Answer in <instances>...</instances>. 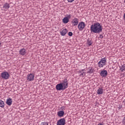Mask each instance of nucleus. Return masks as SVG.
I'll list each match as a JSON object with an SVG mask.
<instances>
[{"label":"nucleus","mask_w":125,"mask_h":125,"mask_svg":"<svg viewBox=\"0 0 125 125\" xmlns=\"http://www.w3.org/2000/svg\"><path fill=\"white\" fill-rule=\"evenodd\" d=\"M103 30V27L100 24V23L95 22L91 25L90 31L93 34H99L102 32Z\"/></svg>","instance_id":"f257e3e1"},{"label":"nucleus","mask_w":125,"mask_h":125,"mask_svg":"<svg viewBox=\"0 0 125 125\" xmlns=\"http://www.w3.org/2000/svg\"><path fill=\"white\" fill-rule=\"evenodd\" d=\"M106 60L105 58H104L101 60V61L98 63V66L100 68H102L104 67L106 64Z\"/></svg>","instance_id":"f03ea898"},{"label":"nucleus","mask_w":125,"mask_h":125,"mask_svg":"<svg viewBox=\"0 0 125 125\" xmlns=\"http://www.w3.org/2000/svg\"><path fill=\"white\" fill-rule=\"evenodd\" d=\"M9 77H10V75L8 74V72L6 71L2 72L1 73V77L2 79L7 80L8 79H9Z\"/></svg>","instance_id":"7ed1b4c3"},{"label":"nucleus","mask_w":125,"mask_h":125,"mask_svg":"<svg viewBox=\"0 0 125 125\" xmlns=\"http://www.w3.org/2000/svg\"><path fill=\"white\" fill-rule=\"evenodd\" d=\"M35 80V75L33 73H30L27 75V81L32 82Z\"/></svg>","instance_id":"20e7f679"},{"label":"nucleus","mask_w":125,"mask_h":125,"mask_svg":"<svg viewBox=\"0 0 125 125\" xmlns=\"http://www.w3.org/2000/svg\"><path fill=\"white\" fill-rule=\"evenodd\" d=\"M66 125V120L65 118H62L59 120L57 122V125Z\"/></svg>","instance_id":"39448f33"},{"label":"nucleus","mask_w":125,"mask_h":125,"mask_svg":"<svg viewBox=\"0 0 125 125\" xmlns=\"http://www.w3.org/2000/svg\"><path fill=\"white\" fill-rule=\"evenodd\" d=\"M84 27H85V23L83 21L79 22L78 25L79 30H83V29H84Z\"/></svg>","instance_id":"423d86ee"},{"label":"nucleus","mask_w":125,"mask_h":125,"mask_svg":"<svg viewBox=\"0 0 125 125\" xmlns=\"http://www.w3.org/2000/svg\"><path fill=\"white\" fill-rule=\"evenodd\" d=\"M100 74L102 78H106L108 75V72L106 70H103L101 71Z\"/></svg>","instance_id":"0eeeda50"},{"label":"nucleus","mask_w":125,"mask_h":125,"mask_svg":"<svg viewBox=\"0 0 125 125\" xmlns=\"http://www.w3.org/2000/svg\"><path fill=\"white\" fill-rule=\"evenodd\" d=\"M56 89L58 91L64 90L63 85H62L61 83H59L56 85Z\"/></svg>","instance_id":"6e6552de"},{"label":"nucleus","mask_w":125,"mask_h":125,"mask_svg":"<svg viewBox=\"0 0 125 125\" xmlns=\"http://www.w3.org/2000/svg\"><path fill=\"white\" fill-rule=\"evenodd\" d=\"M71 23H72L73 26H77L78 24H79V19L77 18H74L71 21Z\"/></svg>","instance_id":"1a4fd4ad"},{"label":"nucleus","mask_w":125,"mask_h":125,"mask_svg":"<svg viewBox=\"0 0 125 125\" xmlns=\"http://www.w3.org/2000/svg\"><path fill=\"white\" fill-rule=\"evenodd\" d=\"M57 115L60 118H62V117H63L64 115H65V112L63 110H60L58 112Z\"/></svg>","instance_id":"9d476101"},{"label":"nucleus","mask_w":125,"mask_h":125,"mask_svg":"<svg viewBox=\"0 0 125 125\" xmlns=\"http://www.w3.org/2000/svg\"><path fill=\"white\" fill-rule=\"evenodd\" d=\"M19 54L20 55H22V56H24L26 54V49L25 48H21L19 51Z\"/></svg>","instance_id":"9b49d317"},{"label":"nucleus","mask_w":125,"mask_h":125,"mask_svg":"<svg viewBox=\"0 0 125 125\" xmlns=\"http://www.w3.org/2000/svg\"><path fill=\"white\" fill-rule=\"evenodd\" d=\"M6 104L8 106H11L12 104V99L9 98L6 100Z\"/></svg>","instance_id":"f8f14e48"},{"label":"nucleus","mask_w":125,"mask_h":125,"mask_svg":"<svg viewBox=\"0 0 125 125\" xmlns=\"http://www.w3.org/2000/svg\"><path fill=\"white\" fill-rule=\"evenodd\" d=\"M68 33V30L67 29H64L62 31L60 32L61 36H64Z\"/></svg>","instance_id":"ddd939ff"},{"label":"nucleus","mask_w":125,"mask_h":125,"mask_svg":"<svg viewBox=\"0 0 125 125\" xmlns=\"http://www.w3.org/2000/svg\"><path fill=\"white\" fill-rule=\"evenodd\" d=\"M62 22H63V24H67V23L69 22V19L66 17L63 18L62 19Z\"/></svg>","instance_id":"4468645a"},{"label":"nucleus","mask_w":125,"mask_h":125,"mask_svg":"<svg viewBox=\"0 0 125 125\" xmlns=\"http://www.w3.org/2000/svg\"><path fill=\"white\" fill-rule=\"evenodd\" d=\"M9 7H10V6L7 2L5 3L3 6V8H5V9H8Z\"/></svg>","instance_id":"2eb2a0df"},{"label":"nucleus","mask_w":125,"mask_h":125,"mask_svg":"<svg viewBox=\"0 0 125 125\" xmlns=\"http://www.w3.org/2000/svg\"><path fill=\"white\" fill-rule=\"evenodd\" d=\"M104 90L101 88H99L97 92V94H103Z\"/></svg>","instance_id":"dca6fc26"},{"label":"nucleus","mask_w":125,"mask_h":125,"mask_svg":"<svg viewBox=\"0 0 125 125\" xmlns=\"http://www.w3.org/2000/svg\"><path fill=\"white\" fill-rule=\"evenodd\" d=\"M86 43L88 44V46H90L92 43H93V42H92V40H89V39H88L87 40Z\"/></svg>","instance_id":"f3484780"},{"label":"nucleus","mask_w":125,"mask_h":125,"mask_svg":"<svg viewBox=\"0 0 125 125\" xmlns=\"http://www.w3.org/2000/svg\"><path fill=\"white\" fill-rule=\"evenodd\" d=\"M61 83L64 84H69V83H68V80L66 78L64 79L62 81V83Z\"/></svg>","instance_id":"a211bd4d"},{"label":"nucleus","mask_w":125,"mask_h":125,"mask_svg":"<svg viewBox=\"0 0 125 125\" xmlns=\"http://www.w3.org/2000/svg\"><path fill=\"white\" fill-rule=\"evenodd\" d=\"M5 104L4 102L2 101L1 100H0V107L1 108H4Z\"/></svg>","instance_id":"6ab92c4d"},{"label":"nucleus","mask_w":125,"mask_h":125,"mask_svg":"<svg viewBox=\"0 0 125 125\" xmlns=\"http://www.w3.org/2000/svg\"><path fill=\"white\" fill-rule=\"evenodd\" d=\"M94 71V69H93L92 67H89V71H88L87 73V74H92Z\"/></svg>","instance_id":"aec40b11"},{"label":"nucleus","mask_w":125,"mask_h":125,"mask_svg":"<svg viewBox=\"0 0 125 125\" xmlns=\"http://www.w3.org/2000/svg\"><path fill=\"white\" fill-rule=\"evenodd\" d=\"M62 88H63V90H65L66 88H68V84L62 83Z\"/></svg>","instance_id":"412c9836"},{"label":"nucleus","mask_w":125,"mask_h":125,"mask_svg":"<svg viewBox=\"0 0 125 125\" xmlns=\"http://www.w3.org/2000/svg\"><path fill=\"white\" fill-rule=\"evenodd\" d=\"M120 70L122 72H124V71H125V64L122 65V67L120 68Z\"/></svg>","instance_id":"4be33fe9"},{"label":"nucleus","mask_w":125,"mask_h":125,"mask_svg":"<svg viewBox=\"0 0 125 125\" xmlns=\"http://www.w3.org/2000/svg\"><path fill=\"white\" fill-rule=\"evenodd\" d=\"M86 74V72H84V71H82V73L80 74V77H83L84 76H85Z\"/></svg>","instance_id":"5701e85b"},{"label":"nucleus","mask_w":125,"mask_h":125,"mask_svg":"<svg viewBox=\"0 0 125 125\" xmlns=\"http://www.w3.org/2000/svg\"><path fill=\"white\" fill-rule=\"evenodd\" d=\"M68 35L69 37H72L73 36V32H69Z\"/></svg>","instance_id":"b1692460"},{"label":"nucleus","mask_w":125,"mask_h":125,"mask_svg":"<svg viewBox=\"0 0 125 125\" xmlns=\"http://www.w3.org/2000/svg\"><path fill=\"white\" fill-rule=\"evenodd\" d=\"M122 123H123L124 125H125V115L123 119Z\"/></svg>","instance_id":"393cba45"},{"label":"nucleus","mask_w":125,"mask_h":125,"mask_svg":"<svg viewBox=\"0 0 125 125\" xmlns=\"http://www.w3.org/2000/svg\"><path fill=\"white\" fill-rule=\"evenodd\" d=\"M83 71H85V69H82L81 70H79V71H78V73L81 74V73H83Z\"/></svg>","instance_id":"a878e982"},{"label":"nucleus","mask_w":125,"mask_h":125,"mask_svg":"<svg viewBox=\"0 0 125 125\" xmlns=\"http://www.w3.org/2000/svg\"><path fill=\"white\" fill-rule=\"evenodd\" d=\"M42 124L43 125H48V122H42Z\"/></svg>","instance_id":"bb28decb"},{"label":"nucleus","mask_w":125,"mask_h":125,"mask_svg":"<svg viewBox=\"0 0 125 125\" xmlns=\"http://www.w3.org/2000/svg\"><path fill=\"white\" fill-rule=\"evenodd\" d=\"M66 16L68 19H71V15H66Z\"/></svg>","instance_id":"cd10ccee"},{"label":"nucleus","mask_w":125,"mask_h":125,"mask_svg":"<svg viewBox=\"0 0 125 125\" xmlns=\"http://www.w3.org/2000/svg\"><path fill=\"white\" fill-rule=\"evenodd\" d=\"M104 37H103V35H102V34H100V36L99 37V39L100 38V39H103Z\"/></svg>","instance_id":"c85d7f7f"},{"label":"nucleus","mask_w":125,"mask_h":125,"mask_svg":"<svg viewBox=\"0 0 125 125\" xmlns=\"http://www.w3.org/2000/svg\"><path fill=\"white\" fill-rule=\"evenodd\" d=\"M122 108H123V105H119V106L118 107V109L119 110H121V109H122Z\"/></svg>","instance_id":"c756f323"},{"label":"nucleus","mask_w":125,"mask_h":125,"mask_svg":"<svg viewBox=\"0 0 125 125\" xmlns=\"http://www.w3.org/2000/svg\"><path fill=\"white\" fill-rule=\"evenodd\" d=\"M75 0H67L68 2H73Z\"/></svg>","instance_id":"7c9ffc66"},{"label":"nucleus","mask_w":125,"mask_h":125,"mask_svg":"<svg viewBox=\"0 0 125 125\" xmlns=\"http://www.w3.org/2000/svg\"><path fill=\"white\" fill-rule=\"evenodd\" d=\"M61 110H64V106H62L61 108Z\"/></svg>","instance_id":"2f4dec72"},{"label":"nucleus","mask_w":125,"mask_h":125,"mask_svg":"<svg viewBox=\"0 0 125 125\" xmlns=\"http://www.w3.org/2000/svg\"><path fill=\"white\" fill-rule=\"evenodd\" d=\"M123 103H124V105H125V99L123 102Z\"/></svg>","instance_id":"473e14b6"},{"label":"nucleus","mask_w":125,"mask_h":125,"mask_svg":"<svg viewBox=\"0 0 125 125\" xmlns=\"http://www.w3.org/2000/svg\"><path fill=\"white\" fill-rule=\"evenodd\" d=\"M0 45H1V42H0Z\"/></svg>","instance_id":"72a5a7b5"},{"label":"nucleus","mask_w":125,"mask_h":125,"mask_svg":"<svg viewBox=\"0 0 125 125\" xmlns=\"http://www.w3.org/2000/svg\"><path fill=\"white\" fill-rule=\"evenodd\" d=\"M124 3H125V0H124Z\"/></svg>","instance_id":"f704fd0d"}]
</instances>
